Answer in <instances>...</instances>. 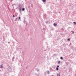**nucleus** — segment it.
<instances>
[{
    "mask_svg": "<svg viewBox=\"0 0 76 76\" xmlns=\"http://www.w3.org/2000/svg\"><path fill=\"white\" fill-rule=\"evenodd\" d=\"M35 70H36V71H37L38 72H39V69H38V68H35Z\"/></svg>",
    "mask_w": 76,
    "mask_h": 76,
    "instance_id": "1",
    "label": "nucleus"
},
{
    "mask_svg": "<svg viewBox=\"0 0 76 76\" xmlns=\"http://www.w3.org/2000/svg\"><path fill=\"white\" fill-rule=\"evenodd\" d=\"M23 22L24 23V24H25V23H27V22H26V21L25 20V19H24Z\"/></svg>",
    "mask_w": 76,
    "mask_h": 76,
    "instance_id": "2",
    "label": "nucleus"
},
{
    "mask_svg": "<svg viewBox=\"0 0 76 76\" xmlns=\"http://www.w3.org/2000/svg\"><path fill=\"white\" fill-rule=\"evenodd\" d=\"M57 24L56 23H54L53 24V26H54L56 27L57 26Z\"/></svg>",
    "mask_w": 76,
    "mask_h": 76,
    "instance_id": "3",
    "label": "nucleus"
},
{
    "mask_svg": "<svg viewBox=\"0 0 76 76\" xmlns=\"http://www.w3.org/2000/svg\"><path fill=\"white\" fill-rule=\"evenodd\" d=\"M19 8H18V10H19V9H21V10H22V8L20 6H19Z\"/></svg>",
    "mask_w": 76,
    "mask_h": 76,
    "instance_id": "4",
    "label": "nucleus"
},
{
    "mask_svg": "<svg viewBox=\"0 0 76 76\" xmlns=\"http://www.w3.org/2000/svg\"><path fill=\"white\" fill-rule=\"evenodd\" d=\"M25 9L24 8H23L22 9V11H25Z\"/></svg>",
    "mask_w": 76,
    "mask_h": 76,
    "instance_id": "5",
    "label": "nucleus"
},
{
    "mask_svg": "<svg viewBox=\"0 0 76 76\" xmlns=\"http://www.w3.org/2000/svg\"><path fill=\"white\" fill-rule=\"evenodd\" d=\"M3 66L2 65H1L0 66V68H1V69H2V68H3Z\"/></svg>",
    "mask_w": 76,
    "mask_h": 76,
    "instance_id": "6",
    "label": "nucleus"
},
{
    "mask_svg": "<svg viewBox=\"0 0 76 76\" xmlns=\"http://www.w3.org/2000/svg\"><path fill=\"white\" fill-rule=\"evenodd\" d=\"M19 10L20 13H22V11H21L22 10H21L20 9H19V10Z\"/></svg>",
    "mask_w": 76,
    "mask_h": 76,
    "instance_id": "7",
    "label": "nucleus"
},
{
    "mask_svg": "<svg viewBox=\"0 0 76 76\" xmlns=\"http://www.w3.org/2000/svg\"><path fill=\"white\" fill-rule=\"evenodd\" d=\"M57 76H60V74L59 73H58L57 74Z\"/></svg>",
    "mask_w": 76,
    "mask_h": 76,
    "instance_id": "8",
    "label": "nucleus"
},
{
    "mask_svg": "<svg viewBox=\"0 0 76 76\" xmlns=\"http://www.w3.org/2000/svg\"><path fill=\"white\" fill-rule=\"evenodd\" d=\"M14 59H15V56H13L12 58V61H14Z\"/></svg>",
    "mask_w": 76,
    "mask_h": 76,
    "instance_id": "9",
    "label": "nucleus"
},
{
    "mask_svg": "<svg viewBox=\"0 0 76 76\" xmlns=\"http://www.w3.org/2000/svg\"><path fill=\"white\" fill-rule=\"evenodd\" d=\"M47 73H48V75H49V74H50V71H48L47 72Z\"/></svg>",
    "mask_w": 76,
    "mask_h": 76,
    "instance_id": "10",
    "label": "nucleus"
},
{
    "mask_svg": "<svg viewBox=\"0 0 76 76\" xmlns=\"http://www.w3.org/2000/svg\"><path fill=\"white\" fill-rule=\"evenodd\" d=\"M71 33H72V34H73L74 33V31H71Z\"/></svg>",
    "mask_w": 76,
    "mask_h": 76,
    "instance_id": "11",
    "label": "nucleus"
},
{
    "mask_svg": "<svg viewBox=\"0 0 76 76\" xmlns=\"http://www.w3.org/2000/svg\"><path fill=\"white\" fill-rule=\"evenodd\" d=\"M60 59H61V60H63V57H60Z\"/></svg>",
    "mask_w": 76,
    "mask_h": 76,
    "instance_id": "12",
    "label": "nucleus"
},
{
    "mask_svg": "<svg viewBox=\"0 0 76 76\" xmlns=\"http://www.w3.org/2000/svg\"><path fill=\"white\" fill-rule=\"evenodd\" d=\"M52 68L53 69H56V68L54 66H52Z\"/></svg>",
    "mask_w": 76,
    "mask_h": 76,
    "instance_id": "13",
    "label": "nucleus"
},
{
    "mask_svg": "<svg viewBox=\"0 0 76 76\" xmlns=\"http://www.w3.org/2000/svg\"><path fill=\"white\" fill-rule=\"evenodd\" d=\"M67 40H68V41H70V39L69 38H68L67 39Z\"/></svg>",
    "mask_w": 76,
    "mask_h": 76,
    "instance_id": "14",
    "label": "nucleus"
},
{
    "mask_svg": "<svg viewBox=\"0 0 76 76\" xmlns=\"http://www.w3.org/2000/svg\"><path fill=\"white\" fill-rule=\"evenodd\" d=\"M60 64V61H59L58 62V64Z\"/></svg>",
    "mask_w": 76,
    "mask_h": 76,
    "instance_id": "15",
    "label": "nucleus"
},
{
    "mask_svg": "<svg viewBox=\"0 0 76 76\" xmlns=\"http://www.w3.org/2000/svg\"><path fill=\"white\" fill-rule=\"evenodd\" d=\"M42 1L43 2H45V1H46V0H42Z\"/></svg>",
    "mask_w": 76,
    "mask_h": 76,
    "instance_id": "16",
    "label": "nucleus"
},
{
    "mask_svg": "<svg viewBox=\"0 0 76 76\" xmlns=\"http://www.w3.org/2000/svg\"><path fill=\"white\" fill-rule=\"evenodd\" d=\"M18 20H20V17H19Z\"/></svg>",
    "mask_w": 76,
    "mask_h": 76,
    "instance_id": "17",
    "label": "nucleus"
},
{
    "mask_svg": "<svg viewBox=\"0 0 76 76\" xmlns=\"http://www.w3.org/2000/svg\"><path fill=\"white\" fill-rule=\"evenodd\" d=\"M56 69L57 70H58V68H56Z\"/></svg>",
    "mask_w": 76,
    "mask_h": 76,
    "instance_id": "18",
    "label": "nucleus"
},
{
    "mask_svg": "<svg viewBox=\"0 0 76 76\" xmlns=\"http://www.w3.org/2000/svg\"><path fill=\"white\" fill-rule=\"evenodd\" d=\"M73 23H74V24H75V25H76V22H73Z\"/></svg>",
    "mask_w": 76,
    "mask_h": 76,
    "instance_id": "19",
    "label": "nucleus"
},
{
    "mask_svg": "<svg viewBox=\"0 0 76 76\" xmlns=\"http://www.w3.org/2000/svg\"><path fill=\"white\" fill-rule=\"evenodd\" d=\"M18 19V18H16V19H15V21H17V20Z\"/></svg>",
    "mask_w": 76,
    "mask_h": 76,
    "instance_id": "20",
    "label": "nucleus"
},
{
    "mask_svg": "<svg viewBox=\"0 0 76 76\" xmlns=\"http://www.w3.org/2000/svg\"><path fill=\"white\" fill-rule=\"evenodd\" d=\"M46 23H48V21H46Z\"/></svg>",
    "mask_w": 76,
    "mask_h": 76,
    "instance_id": "21",
    "label": "nucleus"
},
{
    "mask_svg": "<svg viewBox=\"0 0 76 76\" xmlns=\"http://www.w3.org/2000/svg\"><path fill=\"white\" fill-rule=\"evenodd\" d=\"M58 67H59V65L57 66L56 68H58Z\"/></svg>",
    "mask_w": 76,
    "mask_h": 76,
    "instance_id": "22",
    "label": "nucleus"
},
{
    "mask_svg": "<svg viewBox=\"0 0 76 76\" xmlns=\"http://www.w3.org/2000/svg\"><path fill=\"white\" fill-rule=\"evenodd\" d=\"M12 16H13V17H14V18H15V16L14 15H13Z\"/></svg>",
    "mask_w": 76,
    "mask_h": 76,
    "instance_id": "23",
    "label": "nucleus"
},
{
    "mask_svg": "<svg viewBox=\"0 0 76 76\" xmlns=\"http://www.w3.org/2000/svg\"><path fill=\"white\" fill-rule=\"evenodd\" d=\"M31 7H33V5H31Z\"/></svg>",
    "mask_w": 76,
    "mask_h": 76,
    "instance_id": "24",
    "label": "nucleus"
},
{
    "mask_svg": "<svg viewBox=\"0 0 76 76\" xmlns=\"http://www.w3.org/2000/svg\"><path fill=\"white\" fill-rule=\"evenodd\" d=\"M26 23V26H27V23Z\"/></svg>",
    "mask_w": 76,
    "mask_h": 76,
    "instance_id": "25",
    "label": "nucleus"
},
{
    "mask_svg": "<svg viewBox=\"0 0 76 76\" xmlns=\"http://www.w3.org/2000/svg\"><path fill=\"white\" fill-rule=\"evenodd\" d=\"M10 42H8V44H10Z\"/></svg>",
    "mask_w": 76,
    "mask_h": 76,
    "instance_id": "26",
    "label": "nucleus"
},
{
    "mask_svg": "<svg viewBox=\"0 0 76 76\" xmlns=\"http://www.w3.org/2000/svg\"><path fill=\"white\" fill-rule=\"evenodd\" d=\"M30 6H29V7H28V8H29V7H30Z\"/></svg>",
    "mask_w": 76,
    "mask_h": 76,
    "instance_id": "27",
    "label": "nucleus"
},
{
    "mask_svg": "<svg viewBox=\"0 0 76 76\" xmlns=\"http://www.w3.org/2000/svg\"><path fill=\"white\" fill-rule=\"evenodd\" d=\"M8 68H9V69H10V67H9Z\"/></svg>",
    "mask_w": 76,
    "mask_h": 76,
    "instance_id": "28",
    "label": "nucleus"
},
{
    "mask_svg": "<svg viewBox=\"0 0 76 76\" xmlns=\"http://www.w3.org/2000/svg\"><path fill=\"white\" fill-rule=\"evenodd\" d=\"M20 15H22V13H21V14H20Z\"/></svg>",
    "mask_w": 76,
    "mask_h": 76,
    "instance_id": "29",
    "label": "nucleus"
},
{
    "mask_svg": "<svg viewBox=\"0 0 76 76\" xmlns=\"http://www.w3.org/2000/svg\"><path fill=\"white\" fill-rule=\"evenodd\" d=\"M73 76H75V75H74Z\"/></svg>",
    "mask_w": 76,
    "mask_h": 76,
    "instance_id": "30",
    "label": "nucleus"
}]
</instances>
